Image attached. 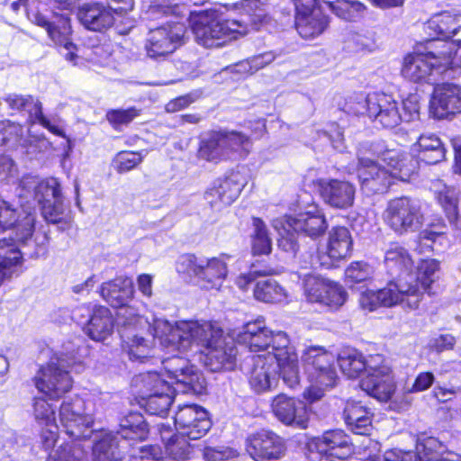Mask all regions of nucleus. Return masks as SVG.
Segmentation results:
<instances>
[{
    "label": "nucleus",
    "mask_w": 461,
    "mask_h": 461,
    "mask_svg": "<svg viewBox=\"0 0 461 461\" xmlns=\"http://www.w3.org/2000/svg\"><path fill=\"white\" fill-rule=\"evenodd\" d=\"M142 158L140 153L122 151L115 157L114 167L120 173L127 172L141 163Z\"/></svg>",
    "instance_id": "nucleus-55"
},
{
    "label": "nucleus",
    "mask_w": 461,
    "mask_h": 461,
    "mask_svg": "<svg viewBox=\"0 0 461 461\" xmlns=\"http://www.w3.org/2000/svg\"><path fill=\"white\" fill-rule=\"evenodd\" d=\"M439 263L435 259L421 260L417 270L413 274L418 277L419 286L422 292L429 291L430 285L434 282V276L438 270Z\"/></svg>",
    "instance_id": "nucleus-53"
},
{
    "label": "nucleus",
    "mask_w": 461,
    "mask_h": 461,
    "mask_svg": "<svg viewBox=\"0 0 461 461\" xmlns=\"http://www.w3.org/2000/svg\"><path fill=\"white\" fill-rule=\"evenodd\" d=\"M374 268L365 262H353L345 270V280L348 285H354L370 280L374 276Z\"/></svg>",
    "instance_id": "nucleus-54"
},
{
    "label": "nucleus",
    "mask_w": 461,
    "mask_h": 461,
    "mask_svg": "<svg viewBox=\"0 0 461 461\" xmlns=\"http://www.w3.org/2000/svg\"><path fill=\"white\" fill-rule=\"evenodd\" d=\"M149 31L145 50L148 57L157 59L173 53L182 43L186 32L184 23L177 21L179 15Z\"/></svg>",
    "instance_id": "nucleus-14"
},
{
    "label": "nucleus",
    "mask_w": 461,
    "mask_h": 461,
    "mask_svg": "<svg viewBox=\"0 0 461 461\" xmlns=\"http://www.w3.org/2000/svg\"><path fill=\"white\" fill-rule=\"evenodd\" d=\"M158 455V447L151 445H145L132 449L131 461H149L152 458H156Z\"/></svg>",
    "instance_id": "nucleus-63"
},
{
    "label": "nucleus",
    "mask_w": 461,
    "mask_h": 461,
    "mask_svg": "<svg viewBox=\"0 0 461 461\" xmlns=\"http://www.w3.org/2000/svg\"><path fill=\"white\" fill-rule=\"evenodd\" d=\"M161 319L160 317L153 316L152 322L143 319L138 314H132L127 320L122 321V329L120 330L122 349L128 354L131 360H142L151 357L153 349V339L149 335L148 338L143 336V329L148 326L151 329L153 338L160 340L154 330V321ZM161 342V341H159ZM162 344V343H160ZM163 347V345H161ZM165 348L167 347L164 346ZM168 350L175 351L172 348H167Z\"/></svg>",
    "instance_id": "nucleus-12"
},
{
    "label": "nucleus",
    "mask_w": 461,
    "mask_h": 461,
    "mask_svg": "<svg viewBox=\"0 0 461 461\" xmlns=\"http://www.w3.org/2000/svg\"><path fill=\"white\" fill-rule=\"evenodd\" d=\"M275 343V355L258 354L252 358L249 384L257 393L275 387L278 374L290 388H295L300 383L298 356L287 334H278Z\"/></svg>",
    "instance_id": "nucleus-3"
},
{
    "label": "nucleus",
    "mask_w": 461,
    "mask_h": 461,
    "mask_svg": "<svg viewBox=\"0 0 461 461\" xmlns=\"http://www.w3.org/2000/svg\"><path fill=\"white\" fill-rule=\"evenodd\" d=\"M168 433L169 429L161 431L162 440L165 441V453L176 461L190 458L194 452L202 454L206 461H231L238 456V451L230 447H206L203 451L200 448L194 450L188 443L186 435L178 433L167 438L166 434Z\"/></svg>",
    "instance_id": "nucleus-18"
},
{
    "label": "nucleus",
    "mask_w": 461,
    "mask_h": 461,
    "mask_svg": "<svg viewBox=\"0 0 461 461\" xmlns=\"http://www.w3.org/2000/svg\"><path fill=\"white\" fill-rule=\"evenodd\" d=\"M426 52H415L404 57L402 77L411 82H427L435 70L438 73L456 72L461 68V55L453 50V43L428 41Z\"/></svg>",
    "instance_id": "nucleus-6"
},
{
    "label": "nucleus",
    "mask_w": 461,
    "mask_h": 461,
    "mask_svg": "<svg viewBox=\"0 0 461 461\" xmlns=\"http://www.w3.org/2000/svg\"><path fill=\"white\" fill-rule=\"evenodd\" d=\"M119 426L115 436H121L124 439L143 440L149 433L148 425L139 412H130L120 420Z\"/></svg>",
    "instance_id": "nucleus-41"
},
{
    "label": "nucleus",
    "mask_w": 461,
    "mask_h": 461,
    "mask_svg": "<svg viewBox=\"0 0 461 461\" xmlns=\"http://www.w3.org/2000/svg\"><path fill=\"white\" fill-rule=\"evenodd\" d=\"M273 227L280 235L279 248L284 251L295 254L298 250V244L292 231L316 239L326 231L328 223L323 212L314 207L312 210L302 212L294 217L285 216L275 219Z\"/></svg>",
    "instance_id": "nucleus-9"
},
{
    "label": "nucleus",
    "mask_w": 461,
    "mask_h": 461,
    "mask_svg": "<svg viewBox=\"0 0 461 461\" xmlns=\"http://www.w3.org/2000/svg\"><path fill=\"white\" fill-rule=\"evenodd\" d=\"M344 419L355 434L366 435L371 429L369 411L356 402H348L344 409Z\"/></svg>",
    "instance_id": "nucleus-39"
},
{
    "label": "nucleus",
    "mask_w": 461,
    "mask_h": 461,
    "mask_svg": "<svg viewBox=\"0 0 461 461\" xmlns=\"http://www.w3.org/2000/svg\"><path fill=\"white\" fill-rule=\"evenodd\" d=\"M24 216L19 220L21 213L8 202L0 197V228H15V238L20 243L31 241L34 230L35 215L32 212H23Z\"/></svg>",
    "instance_id": "nucleus-31"
},
{
    "label": "nucleus",
    "mask_w": 461,
    "mask_h": 461,
    "mask_svg": "<svg viewBox=\"0 0 461 461\" xmlns=\"http://www.w3.org/2000/svg\"><path fill=\"white\" fill-rule=\"evenodd\" d=\"M435 376L431 372H421L414 380L410 393H420L429 389L434 383Z\"/></svg>",
    "instance_id": "nucleus-64"
},
{
    "label": "nucleus",
    "mask_w": 461,
    "mask_h": 461,
    "mask_svg": "<svg viewBox=\"0 0 461 461\" xmlns=\"http://www.w3.org/2000/svg\"><path fill=\"white\" fill-rule=\"evenodd\" d=\"M329 279L321 276L306 275L303 280L304 294L306 299L311 303H319L321 298L326 292Z\"/></svg>",
    "instance_id": "nucleus-50"
},
{
    "label": "nucleus",
    "mask_w": 461,
    "mask_h": 461,
    "mask_svg": "<svg viewBox=\"0 0 461 461\" xmlns=\"http://www.w3.org/2000/svg\"><path fill=\"white\" fill-rule=\"evenodd\" d=\"M168 377L175 380L177 384L184 385V391H190L195 394H202L206 387L203 375L185 357L173 356L162 362Z\"/></svg>",
    "instance_id": "nucleus-21"
},
{
    "label": "nucleus",
    "mask_w": 461,
    "mask_h": 461,
    "mask_svg": "<svg viewBox=\"0 0 461 461\" xmlns=\"http://www.w3.org/2000/svg\"><path fill=\"white\" fill-rule=\"evenodd\" d=\"M296 10L295 25L299 34L304 39H312L321 34L328 25V19L317 0H294Z\"/></svg>",
    "instance_id": "nucleus-22"
},
{
    "label": "nucleus",
    "mask_w": 461,
    "mask_h": 461,
    "mask_svg": "<svg viewBox=\"0 0 461 461\" xmlns=\"http://www.w3.org/2000/svg\"><path fill=\"white\" fill-rule=\"evenodd\" d=\"M321 195L328 205L337 209H347L352 206L356 188L348 181L337 179L320 180Z\"/></svg>",
    "instance_id": "nucleus-34"
},
{
    "label": "nucleus",
    "mask_w": 461,
    "mask_h": 461,
    "mask_svg": "<svg viewBox=\"0 0 461 461\" xmlns=\"http://www.w3.org/2000/svg\"><path fill=\"white\" fill-rule=\"evenodd\" d=\"M271 407L274 415L283 424L297 429L307 427L310 414L303 402L280 393L273 399Z\"/></svg>",
    "instance_id": "nucleus-29"
},
{
    "label": "nucleus",
    "mask_w": 461,
    "mask_h": 461,
    "mask_svg": "<svg viewBox=\"0 0 461 461\" xmlns=\"http://www.w3.org/2000/svg\"><path fill=\"white\" fill-rule=\"evenodd\" d=\"M325 5L337 16L346 21L360 18L366 10L365 5L357 0H338Z\"/></svg>",
    "instance_id": "nucleus-44"
},
{
    "label": "nucleus",
    "mask_w": 461,
    "mask_h": 461,
    "mask_svg": "<svg viewBox=\"0 0 461 461\" xmlns=\"http://www.w3.org/2000/svg\"><path fill=\"white\" fill-rule=\"evenodd\" d=\"M32 415L40 425L49 426L56 423L55 407L44 397L32 399Z\"/></svg>",
    "instance_id": "nucleus-48"
},
{
    "label": "nucleus",
    "mask_w": 461,
    "mask_h": 461,
    "mask_svg": "<svg viewBox=\"0 0 461 461\" xmlns=\"http://www.w3.org/2000/svg\"><path fill=\"white\" fill-rule=\"evenodd\" d=\"M419 163L437 164L445 158V148L435 134L428 133L420 136L418 141L411 147V152H406Z\"/></svg>",
    "instance_id": "nucleus-36"
},
{
    "label": "nucleus",
    "mask_w": 461,
    "mask_h": 461,
    "mask_svg": "<svg viewBox=\"0 0 461 461\" xmlns=\"http://www.w3.org/2000/svg\"><path fill=\"white\" fill-rule=\"evenodd\" d=\"M77 18L87 30L104 32L114 23L113 6L102 3L84 4L78 8Z\"/></svg>",
    "instance_id": "nucleus-35"
},
{
    "label": "nucleus",
    "mask_w": 461,
    "mask_h": 461,
    "mask_svg": "<svg viewBox=\"0 0 461 461\" xmlns=\"http://www.w3.org/2000/svg\"><path fill=\"white\" fill-rule=\"evenodd\" d=\"M254 296L264 303H281L288 301V294L274 279L258 281L254 288Z\"/></svg>",
    "instance_id": "nucleus-42"
},
{
    "label": "nucleus",
    "mask_w": 461,
    "mask_h": 461,
    "mask_svg": "<svg viewBox=\"0 0 461 461\" xmlns=\"http://www.w3.org/2000/svg\"><path fill=\"white\" fill-rule=\"evenodd\" d=\"M5 101L13 110L26 111L33 121L38 116V110H42L41 103L32 95L11 94L5 98Z\"/></svg>",
    "instance_id": "nucleus-45"
},
{
    "label": "nucleus",
    "mask_w": 461,
    "mask_h": 461,
    "mask_svg": "<svg viewBox=\"0 0 461 461\" xmlns=\"http://www.w3.org/2000/svg\"><path fill=\"white\" fill-rule=\"evenodd\" d=\"M341 371L349 378L357 377L362 372L366 376L360 382V387L367 394L386 402L394 393L395 383L392 369L381 354L369 355L367 357L356 350L342 351L338 358Z\"/></svg>",
    "instance_id": "nucleus-5"
},
{
    "label": "nucleus",
    "mask_w": 461,
    "mask_h": 461,
    "mask_svg": "<svg viewBox=\"0 0 461 461\" xmlns=\"http://www.w3.org/2000/svg\"><path fill=\"white\" fill-rule=\"evenodd\" d=\"M133 282L127 276H118L112 281L105 282L101 286L102 297L114 308H119L118 317L122 321L127 320L133 310L127 305L134 294Z\"/></svg>",
    "instance_id": "nucleus-26"
},
{
    "label": "nucleus",
    "mask_w": 461,
    "mask_h": 461,
    "mask_svg": "<svg viewBox=\"0 0 461 461\" xmlns=\"http://www.w3.org/2000/svg\"><path fill=\"white\" fill-rule=\"evenodd\" d=\"M329 279L321 276L306 275L303 280L304 294L306 299L311 303H319L321 298L326 292Z\"/></svg>",
    "instance_id": "nucleus-51"
},
{
    "label": "nucleus",
    "mask_w": 461,
    "mask_h": 461,
    "mask_svg": "<svg viewBox=\"0 0 461 461\" xmlns=\"http://www.w3.org/2000/svg\"><path fill=\"white\" fill-rule=\"evenodd\" d=\"M327 288L319 303L330 310H338L346 303L348 293L342 285L331 280L329 281Z\"/></svg>",
    "instance_id": "nucleus-49"
},
{
    "label": "nucleus",
    "mask_w": 461,
    "mask_h": 461,
    "mask_svg": "<svg viewBox=\"0 0 461 461\" xmlns=\"http://www.w3.org/2000/svg\"><path fill=\"white\" fill-rule=\"evenodd\" d=\"M351 41L355 44L357 50L372 52L377 48L374 32H357L352 36Z\"/></svg>",
    "instance_id": "nucleus-60"
},
{
    "label": "nucleus",
    "mask_w": 461,
    "mask_h": 461,
    "mask_svg": "<svg viewBox=\"0 0 461 461\" xmlns=\"http://www.w3.org/2000/svg\"><path fill=\"white\" fill-rule=\"evenodd\" d=\"M310 450H315L330 461L345 460L353 453L350 438L340 429L329 430L309 442Z\"/></svg>",
    "instance_id": "nucleus-25"
},
{
    "label": "nucleus",
    "mask_w": 461,
    "mask_h": 461,
    "mask_svg": "<svg viewBox=\"0 0 461 461\" xmlns=\"http://www.w3.org/2000/svg\"><path fill=\"white\" fill-rule=\"evenodd\" d=\"M384 266L387 272L396 279L403 278L411 281V276L419 284L418 277L413 274L414 264L409 251L401 244L393 242L384 250Z\"/></svg>",
    "instance_id": "nucleus-33"
},
{
    "label": "nucleus",
    "mask_w": 461,
    "mask_h": 461,
    "mask_svg": "<svg viewBox=\"0 0 461 461\" xmlns=\"http://www.w3.org/2000/svg\"><path fill=\"white\" fill-rule=\"evenodd\" d=\"M29 19L38 26L44 28L53 42L62 48V55L67 60L74 62L77 58L75 53L76 46L70 39V20L66 14L58 15L53 11L54 21H50L45 14L40 12L28 13Z\"/></svg>",
    "instance_id": "nucleus-19"
},
{
    "label": "nucleus",
    "mask_w": 461,
    "mask_h": 461,
    "mask_svg": "<svg viewBox=\"0 0 461 461\" xmlns=\"http://www.w3.org/2000/svg\"><path fill=\"white\" fill-rule=\"evenodd\" d=\"M367 461H419V458L412 452H403L401 450H388L383 455L375 454L369 456Z\"/></svg>",
    "instance_id": "nucleus-59"
},
{
    "label": "nucleus",
    "mask_w": 461,
    "mask_h": 461,
    "mask_svg": "<svg viewBox=\"0 0 461 461\" xmlns=\"http://www.w3.org/2000/svg\"><path fill=\"white\" fill-rule=\"evenodd\" d=\"M154 330L163 346L185 352L193 348L203 354V362L212 372L230 371L236 366L237 348L223 330L206 321H154Z\"/></svg>",
    "instance_id": "nucleus-1"
},
{
    "label": "nucleus",
    "mask_w": 461,
    "mask_h": 461,
    "mask_svg": "<svg viewBox=\"0 0 461 461\" xmlns=\"http://www.w3.org/2000/svg\"><path fill=\"white\" fill-rule=\"evenodd\" d=\"M357 176L366 193H383L393 179L408 181L418 170V162L401 149L382 150L363 145L357 151Z\"/></svg>",
    "instance_id": "nucleus-2"
},
{
    "label": "nucleus",
    "mask_w": 461,
    "mask_h": 461,
    "mask_svg": "<svg viewBox=\"0 0 461 461\" xmlns=\"http://www.w3.org/2000/svg\"><path fill=\"white\" fill-rule=\"evenodd\" d=\"M278 334L286 333L284 331L273 333L266 327L263 320L257 319L242 327L237 339L239 343L245 345L252 352L275 355L276 351L274 348L275 339Z\"/></svg>",
    "instance_id": "nucleus-27"
},
{
    "label": "nucleus",
    "mask_w": 461,
    "mask_h": 461,
    "mask_svg": "<svg viewBox=\"0 0 461 461\" xmlns=\"http://www.w3.org/2000/svg\"><path fill=\"white\" fill-rule=\"evenodd\" d=\"M175 424L178 433L193 440L204 436L211 427L207 411L196 404L179 407L175 415Z\"/></svg>",
    "instance_id": "nucleus-24"
},
{
    "label": "nucleus",
    "mask_w": 461,
    "mask_h": 461,
    "mask_svg": "<svg viewBox=\"0 0 461 461\" xmlns=\"http://www.w3.org/2000/svg\"><path fill=\"white\" fill-rule=\"evenodd\" d=\"M353 239L349 230L343 226H336L328 233L325 250L318 252L320 264L327 268L334 262L348 257L352 250Z\"/></svg>",
    "instance_id": "nucleus-30"
},
{
    "label": "nucleus",
    "mask_w": 461,
    "mask_h": 461,
    "mask_svg": "<svg viewBox=\"0 0 461 461\" xmlns=\"http://www.w3.org/2000/svg\"><path fill=\"white\" fill-rule=\"evenodd\" d=\"M225 140V146L229 157L233 151H237L241 148H245L249 143V138L239 131H221Z\"/></svg>",
    "instance_id": "nucleus-56"
},
{
    "label": "nucleus",
    "mask_w": 461,
    "mask_h": 461,
    "mask_svg": "<svg viewBox=\"0 0 461 461\" xmlns=\"http://www.w3.org/2000/svg\"><path fill=\"white\" fill-rule=\"evenodd\" d=\"M246 450L255 461H268L280 458L285 447L284 440L276 433L260 430L247 438Z\"/></svg>",
    "instance_id": "nucleus-28"
},
{
    "label": "nucleus",
    "mask_w": 461,
    "mask_h": 461,
    "mask_svg": "<svg viewBox=\"0 0 461 461\" xmlns=\"http://www.w3.org/2000/svg\"><path fill=\"white\" fill-rule=\"evenodd\" d=\"M59 421L66 433L75 439L90 438L94 419L86 411V402L78 397L63 400L59 407Z\"/></svg>",
    "instance_id": "nucleus-15"
},
{
    "label": "nucleus",
    "mask_w": 461,
    "mask_h": 461,
    "mask_svg": "<svg viewBox=\"0 0 461 461\" xmlns=\"http://www.w3.org/2000/svg\"><path fill=\"white\" fill-rule=\"evenodd\" d=\"M254 234L252 238V252L254 255H267L271 252L272 242L267 226L259 218L253 219Z\"/></svg>",
    "instance_id": "nucleus-46"
},
{
    "label": "nucleus",
    "mask_w": 461,
    "mask_h": 461,
    "mask_svg": "<svg viewBox=\"0 0 461 461\" xmlns=\"http://www.w3.org/2000/svg\"><path fill=\"white\" fill-rule=\"evenodd\" d=\"M224 141L221 131L211 132L207 138L201 141L198 151L199 157L215 163L229 158Z\"/></svg>",
    "instance_id": "nucleus-40"
},
{
    "label": "nucleus",
    "mask_w": 461,
    "mask_h": 461,
    "mask_svg": "<svg viewBox=\"0 0 461 461\" xmlns=\"http://www.w3.org/2000/svg\"><path fill=\"white\" fill-rule=\"evenodd\" d=\"M429 112L437 119H453L461 114V86L437 85L430 98Z\"/></svg>",
    "instance_id": "nucleus-23"
},
{
    "label": "nucleus",
    "mask_w": 461,
    "mask_h": 461,
    "mask_svg": "<svg viewBox=\"0 0 461 461\" xmlns=\"http://www.w3.org/2000/svg\"><path fill=\"white\" fill-rule=\"evenodd\" d=\"M133 385L138 388L142 405L151 415L164 416L173 402L175 389L158 373H144L135 376Z\"/></svg>",
    "instance_id": "nucleus-11"
},
{
    "label": "nucleus",
    "mask_w": 461,
    "mask_h": 461,
    "mask_svg": "<svg viewBox=\"0 0 461 461\" xmlns=\"http://www.w3.org/2000/svg\"><path fill=\"white\" fill-rule=\"evenodd\" d=\"M359 305L363 310L373 312L382 306L377 291L366 290L360 294Z\"/></svg>",
    "instance_id": "nucleus-61"
},
{
    "label": "nucleus",
    "mask_w": 461,
    "mask_h": 461,
    "mask_svg": "<svg viewBox=\"0 0 461 461\" xmlns=\"http://www.w3.org/2000/svg\"><path fill=\"white\" fill-rule=\"evenodd\" d=\"M117 437L113 432H104L93 447V461H122L117 451Z\"/></svg>",
    "instance_id": "nucleus-43"
},
{
    "label": "nucleus",
    "mask_w": 461,
    "mask_h": 461,
    "mask_svg": "<svg viewBox=\"0 0 461 461\" xmlns=\"http://www.w3.org/2000/svg\"><path fill=\"white\" fill-rule=\"evenodd\" d=\"M77 353L68 347L64 351L55 354L47 366L41 367L35 375L36 388L52 399L59 398L70 391L73 384L70 372H80L83 368Z\"/></svg>",
    "instance_id": "nucleus-8"
},
{
    "label": "nucleus",
    "mask_w": 461,
    "mask_h": 461,
    "mask_svg": "<svg viewBox=\"0 0 461 461\" xmlns=\"http://www.w3.org/2000/svg\"><path fill=\"white\" fill-rule=\"evenodd\" d=\"M384 220L398 235L416 231L422 224L418 204L408 197L391 200L384 212Z\"/></svg>",
    "instance_id": "nucleus-16"
},
{
    "label": "nucleus",
    "mask_w": 461,
    "mask_h": 461,
    "mask_svg": "<svg viewBox=\"0 0 461 461\" xmlns=\"http://www.w3.org/2000/svg\"><path fill=\"white\" fill-rule=\"evenodd\" d=\"M47 461H86V453L79 444L68 443L51 452Z\"/></svg>",
    "instance_id": "nucleus-52"
},
{
    "label": "nucleus",
    "mask_w": 461,
    "mask_h": 461,
    "mask_svg": "<svg viewBox=\"0 0 461 461\" xmlns=\"http://www.w3.org/2000/svg\"><path fill=\"white\" fill-rule=\"evenodd\" d=\"M138 115L139 112L135 108H129L126 110H111L106 113V118L113 127L117 128L130 123Z\"/></svg>",
    "instance_id": "nucleus-57"
},
{
    "label": "nucleus",
    "mask_w": 461,
    "mask_h": 461,
    "mask_svg": "<svg viewBox=\"0 0 461 461\" xmlns=\"http://www.w3.org/2000/svg\"><path fill=\"white\" fill-rule=\"evenodd\" d=\"M442 448L438 438L422 435L417 439L415 455L419 461H461L460 454L449 452L439 455Z\"/></svg>",
    "instance_id": "nucleus-37"
},
{
    "label": "nucleus",
    "mask_w": 461,
    "mask_h": 461,
    "mask_svg": "<svg viewBox=\"0 0 461 461\" xmlns=\"http://www.w3.org/2000/svg\"><path fill=\"white\" fill-rule=\"evenodd\" d=\"M214 186L221 194L224 204H231L240 195L244 187V183L240 181L239 174H231L230 176L219 180Z\"/></svg>",
    "instance_id": "nucleus-47"
},
{
    "label": "nucleus",
    "mask_w": 461,
    "mask_h": 461,
    "mask_svg": "<svg viewBox=\"0 0 461 461\" xmlns=\"http://www.w3.org/2000/svg\"><path fill=\"white\" fill-rule=\"evenodd\" d=\"M424 31L431 37L430 41L453 39L457 46H461V15L451 14L444 12L432 16L424 25Z\"/></svg>",
    "instance_id": "nucleus-32"
},
{
    "label": "nucleus",
    "mask_w": 461,
    "mask_h": 461,
    "mask_svg": "<svg viewBox=\"0 0 461 461\" xmlns=\"http://www.w3.org/2000/svg\"><path fill=\"white\" fill-rule=\"evenodd\" d=\"M304 372L311 383L333 387L337 373L333 366L334 357L323 347L310 346L303 349L301 357Z\"/></svg>",
    "instance_id": "nucleus-17"
},
{
    "label": "nucleus",
    "mask_w": 461,
    "mask_h": 461,
    "mask_svg": "<svg viewBox=\"0 0 461 461\" xmlns=\"http://www.w3.org/2000/svg\"><path fill=\"white\" fill-rule=\"evenodd\" d=\"M355 114H367L384 128H393L403 120L409 121L418 116V104L411 100L398 103L392 95L374 92L366 96H357L348 104Z\"/></svg>",
    "instance_id": "nucleus-7"
},
{
    "label": "nucleus",
    "mask_w": 461,
    "mask_h": 461,
    "mask_svg": "<svg viewBox=\"0 0 461 461\" xmlns=\"http://www.w3.org/2000/svg\"><path fill=\"white\" fill-rule=\"evenodd\" d=\"M34 122H39L42 127L49 130L51 133L68 139L62 126L59 124L60 122L59 118L50 119L43 114L42 110H38V116L36 117Z\"/></svg>",
    "instance_id": "nucleus-62"
},
{
    "label": "nucleus",
    "mask_w": 461,
    "mask_h": 461,
    "mask_svg": "<svg viewBox=\"0 0 461 461\" xmlns=\"http://www.w3.org/2000/svg\"><path fill=\"white\" fill-rule=\"evenodd\" d=\"M163 3L156 4L149 9V14L152 17H156L158 14L163 15H180L184 14L185 8L179 5L176 3H173L174 0H162Z\"/></svg>",
    "instance_id": "nucleus-58"
},
{
    "label": "nucleus",
    "mask_w": 461,
    "mask_h": 461,
    "mask_svg": "<svg viewBox=\"0 0 461 461\" xmlns=\"http://www.w3.org/2000/svg\"><path fill=\"white\" fill-rule=\"evenodd\" d=\"M230 258L227 254L212 258L184 254L176 260V269L180 274L196 278L204 287L212 288L220 285L226 278Z\"/></svg>",
    "instance_id": "nucleus-10"
},
{
    "label": "nucleus",
    "mask_w": 461,
    "mask_h": 461,
    "mask_svg": "<svg viewBox=\"0 0 461 461\" xmlns=\"http://www.w3.org/2000/svg\"><path fill=\"white\" fill-rule=\"evenodd\" d=\"M377 292L383 307L399 304L403 308L414 310L419 307L422 300V292L413 276H411V281L398 278Z\"/></svg>",
    "instance_id": "nucleus-20"
},
{
    "label": "nucleus",
    "mask_w": 461,
    "mask_h": 461,
    "mask_svg": "<svg viewBox=\"0 0 461 461\" xmlns=\"http://www.w3.org/2000/svg\"><path fill=\"white\" fill-rule=\"evenodd\" d=\"M25 187L28 184H33L35 199L41 206V213L46 221L52 224H60V229L65 230L69 226V220L65 215L63 197L60 184L57 178L50 177L36 181L33 177L22 181Z\"/></svg>",
    "instance_id": "nucleus-13"
},
{
    "label": "nucleus",
    "mask_w": 461,
    "mask_h": 461,
    "mask_svg": "<svg viewBox=\"0 0 461 461\" xmlns=\"http://www.w3.org/2000/svg\"><path fill=\"white\" fill-rule=\"evenodd\" d=\"M258 0H245L242 7L249 14V20H218L212 19L206 13L191 14L190 25L196 41L205 48H219L237 40L252 30H258L267 17L259 9Z\"/></svg>",
    "instance_id": "nucleus-4"
},
{
    "label": "nucleus",
    "mask_w": 461,
    "mask_h": 461,
    "mask_svg": "<svg viewBox=\"0 0 461 461\" xmlns=\"http://www.w3.org/2000/svg\"><path fill=\"white\" fill-rule=\"evenodd\" d=\"M113 330L112 314L106 307L95 308L93 314L86 327V332L93 340L104 341Z\"/></svg>",
    "instance_id": "nucleus-38"
}]
</instances>
